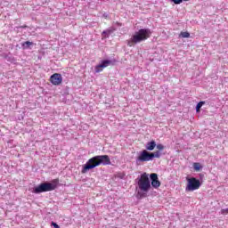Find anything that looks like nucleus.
Segmentation results:
<instances>
[{
  "label": "nucleus",
  "instance_id": "obj_16",
  "mask_svg": "<svg viewBox=\"0 0 228 228\" xmlns=\"http://www.w3.org/2000/svg\"><path fill=\"white\" fill-rule=\"evenodd\" d=\"M171 1L175 4H181V3H183V1H190V0H171Z\"/></svg>",
  "mask_w": 228,
  "mask_h": 228
},
{
  "label": "nucleus",
  "instance_id": "obj_8",
  "mask_svg": "<svg viewBox=\"0 0 228 228\" xmlns=\"http://www.w3.org/2000/svg\"><path fill=\"white\" fill-rule=\"evenodd\" d=\"M110 65H111V61H102L101 64L95 66L94 70L97 73L102 72V69H106V67H110Z\"/></svg>",
  "mask_w": 228,
  "mask_h": 228
},
{
  "label": "nucleus",
  "instance_id": "obj_12",
  "mask_svg": "<svg viewBox=\"0 0 228 228\" xmlns=\"http://www.w3.org/2000/svg\"><path fill=\"white\" fill-rule=\"evenodd\" d=\"M206 104V102H200L196 106V111L197 113L200 112V109Z\"/></svg>",
  "mask_w": 228,
  "mask_h": 228
},
{
  "label": "nucleus",
  "instance_id": "obj_10",
  "mask_svg": "<svg viewBox=\"0 0 228 228\" xmlns=\"http://www.w3.org/2000/svg\"><path fill=\"white\" fill-rule=\"evenodd\" d=\"M156 149V141L151 140L146 143V151H154Z\"/></svg>",
  "mask_w": 228,
  "mask_h": 228
},
{
  "label": "nucleus",
  "instance_id": "obj_4",
  "mask_svg": "<svg viewBox=\"0 0 228 228\" xmlns=\"http://www.w3.org/2000/svg\"><path fill=\"white\" fill-rule=\"evenodd\" d=\"M154 158H161V153L159 151L149 152L147 150H143L137 157L136 162L145 163L147 161H152Z\"/></svg>",
  "mask_w": 228,
  "mask_h": 228
},
{
  "label": "nucleus",
  "instance_id": "obj_7",
  "mask_svg": "<svg viewBox=\"0 0 228 228\" xmlns=\"http://www.w3.org/2000/svg\"><path fill=\"white\" fill-rule=\"evenodd\" d=\"M50 83L54 86H60L63 83V77L60 73H54L50 77Z\"/></svg>",
  "mask_w": 228,
  "mask_h": 228
},
{
  "label": "nucleus",
  "instance_id": "obj_18",
  "mask_svg": "<svg viewBox=\"0 0 228 228\" xmlns=\"http://www.w3.org/2000/svg\"><path fill=\"white\" fill-rule=\"evenodd\" d=\"M221 215H228V208L221 209Z\"/></svg>",
  "mask_w": 228,
  "mask_h": 228
},
{
  "label": "nucleus",
  "instance_id": "obj_13",
  "mask_svg": "<svg viewBox=\"0 0 228 228\" xmlns=\"http://www.w3.org/2000/svg\"><path fill=\"white\" fill-rule=\"evenodd\" d=\"M193 168L196 172H200V168H202V167H200V163L195 162L193 163Z\"/></svg>",
  "mask_w": 228,
  "mask_h": 228
},
{
  "label": "nucleus",
  "instance_id": "obj_17",
  "mask_svg": "<svg viewBox=\"0 0 228 228\" xmlns=\"http://www.w3.org/2000/svg\"><path fill=\"white\" fill-rule=\"evenodd\" d=\"M110 33H111V30H104L102 32V36L104 37H110Z\"/></svg>",
  "mask_w": 228,
  "mask_h": 228
},
{
  "label": "nucleus",
  "instance_id": "obj_11",
  "mask_svg": "<svg viewBox=\"0 0 228 228\" xmlns=\"http://www.w3.org/2000/svg\"><path fill=\"white\" fill-rule=\"evenodd\" d=\"M33 45V42L31 41H26L22 43L23 49H29V46Z\"/></svg>",
  "mask_w": 228,
  "mask_h": 228
},
{
  "label": "nucleus",
  "instance_id": "obj_6",
  "mask_svg": "<svg viewBox=\"0 0 228 228\" xmlns=\"http://www.w3.org/2000/svg\"><path fill=\"white\" fill-rule=\"evenodd\" d=\"M186 181H187V185L185 190L187 191H195V190H199L200 188V180L195 177H191V178H186Z\"/></svg>",
  "mask_w": 228,
  "mask_h": 228
},
{
  "label": "nucleus",
  "instance_id": "obj_2",
  "mask_svg": "<svg viewBox=\"0 0 228 228\" xmlns=\"http://www.w3.org/2000/svg\"><path fill=\"white\" fill-rule=\"evenodd\" d=\"M147 38H151V29L141 28L127 41V45L128 47H133L135 44H140V42H143Z\"/></svg>",
  "mask_w": 228,
  "mask_h": 228
},
{
  "label": "nucleus",
  "instance_id": "obj_15",
  "mask_svg": "<svg viewBox=\"0 0 228 228\" xmlns=\"http://www.w3.org/2000/svg\"><path fill=\"white\" fill-rule=\"evenodd\" d=\"M181 37L183 38H190V34L189 32H181Z\"/></svg>",
  "mask_w": 228,
  "mask_h": 228
},
{
  "label": "nucleus",
  "instance_id": "obj_3",
  "mask_svg": "<svg viewBox=\"0 0 228 228\" xmlns=\"http://www.w3.org/2000/svg\"><path fill=\"white\" fill-rule=\"evenodd\" d=\"M58 183L60 179L56 178L52 181V183H43L38 186L34 188V193H44L45 191H53L55 188H58Z\"/></svg>",
  "mask_w": 228,
  "mask_h": 228
},
{
  "label": "nucleus",
  "instance_id": "obj_5",
  "mask_svg": "<svg viewBox=\"0 0 228 228\" xmlns=\"http://www.w3.org/2000/svg\"><path fill=\"white\" fill-rule=\"evenodd\" d=\"M137 186L141 191L147 193L151 190V180L149 179V174L143 173L139 178H137Z\"/></svg>",
  "mask_w": 228,
  "mask_h": 228
},
{
  "label": "nucleus",
  "instance_id": "obj_21",
  "mask_svg": "<svg viewBox=\"0 0 228 228\" xmlns=\"http://www.w3.org/2000/svg\"><path fill=\"white\" fill-rule=\"evenodd\" d=\"M103 17H104L105 19H108V14H103Z\"/></svg>",
  "mask_w": 228,
  "mask_h": 228
},
{
  "label": "nucleus",
  "instance_id": "obj_19",
  "mask_svg": "<svg viewBox=\"0 0 228 228\" xmlns=\"http://www.w3.org/2000/svg\"><path fill=\"white\" fill-rule=\"evenodd\" d=\"M53 225V227L54 228H60V225H58V224L54 223V222H52L51 224Z\"/></svg>",
  "mask_w": 228,
  "mask_h": 228
},
{
  "label": "nucleus",
  "instance_id": "obj_9",
  "mask_svg": "<svg viewBox=\"0 0 228 228\" xmlns=\"http://www.w3.org/2000/svg\"><path fill=\"white\" fill-rule=\"evenodd\" d=\"M150 178L151 179V186L153 188L158 189L161 186V182H159V178H158V174H151Z\"/></svg>",
  "mask_w": 228,
  "mask_h": 228
},
{
  "label": "nucleus",
  "instance_id": "obj_22",
  "mask_svg": "<svg viewBox=\"0 0 228 228\" xmlns=\"http://www.w3.org/2000/svg\"><path fill=\"white\" fill-rule=\"evenodd\" d=\"M118 26H120V23L117 22Z\"/></svg>",
  "mask_w": 228,
  "mask_h": 228
},
{
  "label": "nucleus",
  "instance_id": "obj_14",
  "mask_svg": "<svg viewBox=\"0 0 228 228\" xmlns=\"http://www.w3.org/2000/svg\"><path fill=\"white\" fill-rule=\"evenodd\" d=\"M156 149H158L159 152H161L160 151H164L165 150V145L159 143V144H156Z\"/></svg>",
  "mask_w": 228,
  "mask_h": 228
},
{
  "label": "nucleus",
  "instance_id": "obj_20",
  "mask_svg": "<svg viewBox=\"0 0 228 228\" xmlns=\"http://www.w3.org/2000/svg\"><path fill=\"white\" fill-rule=\"evenodd\" d=\"M138 194L140 195L141 198L147 197V194H145V193H141L140 194V192H138Z\"/></svg>",
  "mask_w": 228,
  "mask_h": 228
},
{
  "label": "nucleus",
  "instance_id": "obj_1",
  "mask_svg": "<svg viewBox=\"0 0 228 228\" xmlns=\"http://www.w3.org/2000/svg\"><path fill=\"white\" fill-rule=\"evenodd\" d=\"M100 165H111V159L108 155H97L87 160V162L83 167L81 172L82 174H86L88 170H93L95 167H100Z\"/></svg>",
  "mask_w": 228,
  "mask_h": 228
}]
</instances>
